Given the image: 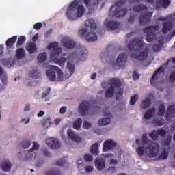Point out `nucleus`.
<instances>
[{
  "mask_svg": "<svg viewBox=\"0 0 175 175\" xmlns=\"http://www.w3.org/2000/svg\"><path fill=\"white\" fill-rule=\"evenodd\" d=\"M82 0H74L72 3H70L69 7L66 10V16L68 20H77V17H83L84 16V12H85V8L84 5H81ZM85 6L88 8L91 4V0H83ZM97 2L94 3L96 6L99 5V1L102 0H96Z\"/></svg>",
  "mask_w": 175,
  "mask_h": 175,
  "instance_id": "nucleus-1",
  "label": "nucleus"
},
{
  "mask_svg": "<svg viewBox=\"0 0 175 175\" xmlns=\"http://www.w3.org/2000/svg\"><path fill=\"white\" fill-rule=\"evenodd\" d=\"M48 50H52L51 51V61L56 62V64H58L61 68L65 66L66 62V58L62 57L58 59L61 53H62V49L58 46V42H51L47 46Z\"/></svg>",
  "mask_w": 175,
  "mask_h": 175,
  "instance_id": "nucleus-2",
  "label": "nucleus"
},
{
  "mask_svg": "<svg viewBox=\"0 0 175 175\" xmlns=\"http://www.w3.org/2000/svg\"><path fill=\"white\" fill-rule=\"evenodd\" d=\"M134 12H139V13H145L139 16V23L140 25H147L151 21L152 17V12H148V8L144 4L135 5L133 8Z\"/></svg>",
  "mask_w": 175,
  "mask_h": 175,
  "instance_id": "nucleus-3",
  "label": "nucleus"
},
{
  "mask_svg": "<svg viewBox=\"0 0 175 175\" xmlns=\"http://www.w3.org/2000/svg\"><path fill=\"white\" fill-rule=\"evenodd\" d=\"M142 140L143 146L148 144V146L145 148V152L148 157L154 158V157H157V155L159 154V144H158V143L151 142V141L148 140V138H147V135H144L142 136Z\"/></svg>",
  "mask_w": 175,
  "mask_h": 175,
  "instance_id": "nucleus-4",
  "label": "nucleus"
},
{
  "mask_svg": "<svg viewBox=\"0 0 175 175\" xmlns=\"http://www.w3.org/2000/svg\"><path fill=\"white\" fill-rule=\"evenodd\" d=\"M125 0H120L117 1L115 5H113L109 11V17H116L120 18V17H124L128 13V10L126 8L121 9L123 5H125Z\"/></svg>",
  "mask_w": 175,
  "mask_h": 175,
  "instance_id": "nucleus-5",
  "label": "nucleus"
},
{
  "mask_svg": "<svg viewBox=\"0 0 175 175\" xmlns=\"http://www.w3.org/2000/svg\"><path fill=\"white\" fill-rule=\"evenodd\" d=\"M46 73L49 80L51 81H55V79H57L56 73L59 80H62L64 79L62 70L55 66H51V68L46 70Z\"/></svg>",
  "mask_w": 175,
  "mask_h": 175,
  "instance_id": "nucleus-6",
  "label": "nucleus"
},
{
  "mask_svg": "<svg viewBox=\"0 0 175 175\" xmlns=\"http://www.w3.org/2000/svg\"><path fill=\"white\" fill-rule=\"evenodd\" d=\"M157 31H159V26L158 25H150L144 29V33H147L146 37L147 42H152L157 39V36L154 33Z\"/></svg>",
  "mask_w": 175,
  "mask_h": 175,
  "instance_id": "nucleus-7",
  "label": "nucleus"
},
{
  "mask_svg": "<svg viewBox=\"0 0 175 175\" xmlns=\"http://www.w3.org/2000/svg\"><path fill=\"white\" fill-rule=\"evenodd\" d=\"M78 33L81 38L85 39L87 42H95L98 40V36L96 33H93L92 31L90 32L87 30V29H81L78 31Z\"/></svg>",
  "mask_w": 175,
  "mask_h": 175,
  "instance_id": "nucleus-8",
  "label": "nucleus"
},
{
  "mask_svg": "<svg viewBox=\"0 0 175 175\" xmlns=\"http://www.w3.org/2000/svg\"><path fill=\"white\" fill-rule=\"evenodd\" d=\"M143 46H144V43L140 39H133L129 41L128 44V49L130 51H139L143 49Z\"/></svg>",
  "mask_w": 175,
  "mask_h": 175,
  "instance_id": "nucleus-9",
  "label": "nucleus"
},
{
  "mask_svg": "<svg viewBox=\"0 0 175 175\" xmlns=\"http://www.w3.org/2000/svg\"><path fill=\"white\" fill-rule=\"evenodd\" d=\"M103 114L105 117L107 118H104L98 120V124L100 126H105V125H109V124L111 122V118H113V116L111 115V113H110V111L108 108H105L103 109Z\"/></svg>",
  "mask_w": 175,
  "mask_h": 175,
  "instance_id": "nucleus-10",
  "label": "nucleus"
},
{
  "mask_svg": "<svg viewBox=\"0 0 175 175\" xmlns=\"http://www.w3.org/2000/svg\"><path fill=\"white\" fill-rule=\"evenodd\" d=\"M90 109H91V105L90 104V102L88 100H83L79 104L78 110L81 116H87V114H88L90 112Z\"/></svg>",
  "mask_w": 175,
  "mask_h": 175,
  "instance_id": "nucleus-11",
  "label": "nucleus"
},
{
  "mask_svg": "<svg viewBox=\"0 0 175 175\" xmlns=\"http://www.w3.org/2000/svg\"><path fill=\"white\" fill-rule=\"evenodd\" d=\"M46 143L53 150H58L61 147V143H59V141L57 138H48L46 140Z\"/></svg>",
  "mask_w": 175,
  "mask_h": 175,
  "instance_id": "nucleus-12",
  "label": "nucleus"
},
{
  "mask_svg": "<svg viewBox=\"0 0 175 175\" xmlns=\"http://www.w3.org/2000/svg\"><path fill=\"white\" fill-rule=\"evenodd\" d=\"M131 58H134L135 59H138V61H144L148 57V52L147 51H139L132 53L131 54Z\"/></svg>",
  "mask_w": 175,
  "mask_h": 175,
  "instance_id": "nucleus-13",
  "label": "nucleus"
},
{
  "mask_svg": "<svg viewBox=\"0 0 175 175\" xmlns=\"http://www.w3.org/2000/svg\"><path fill=\"white\" fill-rule=\"evenodd\" d=\"M105 25L108 31H114L115 29H117L118 27H120V23L117 21H109V19H106Z\"/></svg>",
  "mask_w": 175,
  "mask_h": 175,
  "instance_id": "nucleus-14",
  "label": "nucleus"
},
{
  "mask_svg": "<svg viewBox=\"0 0 175 175\" xmlns=\"http://www.w3.org/2000/svg\"><path fill=\"white\" fill-rule=\"evenodd\" d=\"M85 29H90V31H94L97 27L96 22H95V20L92 18H89L85 21Z\"/></svg>",
  "mask_w": 175,
  "mask_h": 175,
  "instance_id": "nucleus-15",
  "label": "nucleus"
},
{
  "mask_svg": "<svg viewBox=\"0 0 175 175\" xmlns=\"http://www.w3.org/2000/svg\"><path fill=\"white\" fill-rule=\"evenodd\" d=\"M116 146L117 143H116V142H114L113 140H107L103 144V151H109V150H111V148H113V147H116Z\"/></svg>",
  "mask_w": 175,
  "mask_h": 175,
  "instance_id": "nucleus-16",
  "label": "nucleus"
},
{
  "mask_svg": "<svg viewBox=\"0 0 175 175\" xmlns=\"http://www.w3.org/2000/svg\"><path fill=\"white\" fill-rule=\"evenodd\" d=\"M68 136L70 137L72 142H76L77 143H81V137L79 136L76 132L72 130H68Z\"/></svg>",
  "mask_w": 175,
  "mask_h": 175,
  "instance_id": "nucleus-17",
  "label": "nucleus"
},
{
  "mask_svg": "<svg viewBox=\"0 0 175 175\" xmlns=\"http://www.w3.org/2000/svg\"><path fill=\"white\" fill-rule=\"evenodd\" d=\"M116 63L118 66H125V64L126 63V54L124 53H120L118 56Z\"/></svg>",
  "mask_w": 175,
  "mask_h": 175,
  "instance_id": "nucleus-18",
  "label": "nucleus"
},
{
  "mask_svg": "<svg viewBox=\"0 0 175 175\" xmlns=\"http://www.w3.org/2000/svg\"><path fill=\"white\" fill-rule=\"evenodd\" d=\"M26 51L29 53V54H35L36 51H38V48L36 47V44L33 42H30L26 44Z\"/></svg>",
  "mask_w": 175,
  "mask_h": 175,
  "instance_id": "nucleus-19",
  "label": "nucleus"
},
{
  "mask_svg": "<svg viewBox=\"0 0 175 175\" xmlns=\"http://www.w3.org/2000/svg\"><path fill=\"white\" fill-rule=\"evenodd\" d=\"M63 46L66 47V49H74L76 46V42L73 40H70L69 38L64 39L62 42Z\"/></svg>",
  "mask_w": 175,
  "mask_h": 175,
  "instance_id": "nucleus-20",
  "label": "nucleus"
},
{
  "mask_svg": "<svg viewBox=\"0 0 175 175\" xmlns=\"http://www.w3.org/2000/svg\"><path fill=\"white\" fill-rule=\"evenodd\" d=\"M173 28V22L168 21L167 22H164L162 28V32L164 35H166L167 32H170Z\"/></svg>",
  "mask_w": 175,
  "mask_h": 175,
  "instance_id": "nucleus-21",
  "label": "nucleus"
},
{
  "mask_svg": "<svg viewBox=\"0 0 175 175\" xmlns=\"http://www.w3.org/2000/svg\"><path fill=\"white\" fill-rule=\"evenodd\" d=\"M0 167L3 172H10V169H12V163L9 160H6L0 163Z\"/></svg>",
  "mask_w": 175,
  "mask_h": 175,
  "instance_id": "nucleus-22",
  "label": "nucleus"
},
{
  "mask_svg": "<svg viewBox=\"0 0 175 175\" xmlns=\"http://www.w3.org/2000/svg\"><path fill=\"white\" fill-rule=\"evenodd\" d=\"M156 111L157 109H155V107L148 109L144 115L145 120H151V118L155 116Z\"/></svg>",
  "mask_w": 175,
  "mask_h": 175,
  "instance_id": "nucleus-23",
  "label": "nucleus"
},
{
  "mask_svg": "<svg viewBox=\"0 0 175 175\" xmlns=\"http://www.w3.org/2000/svg\"><path fill=\"white\" fill-rule=\"evenodd\" d=\"M16 42H17V36H14L13 37L8 38L5 42L7 49H13V44H14Z\"/></svg>",
  "mask_w": 175,
  "mask_h": 175,
  "instance_id": "nucleus-24",
  "label": "nucleus"
},
{
  "mask_svg": "<svg viewBox=\"0 0 175 175\" xmlns=\"http://www.w3.org/2000/svg\"><path fill=\"white\" fill-rule=\"evenodd\" d=\"M95 166L97 170H102L103 169H105V159L103 158H99L96 159L95 161Z\"/></svg>",
  "mask_w": 175,
  "mask_h": 175,
  "instance_id": "nucleus-25",
  "label": "nucleus"
},
{
  "mask_svg": "<svg viewBox=\"0 0 175 175\" xmlns=\"http://www.w3.org/2000/svg\"><path fill=\"white\" fill-rule=\"evenodd\" d=\"M165 117H166V118H172V117H175L174 105H169L168 106Z\"/></svg>",
  "mask_w": 175,
  "mask_h": 175,
  "instance_id": "nucleus-26",
  "label": "nucleus"
},
{
  "mask_svg": "<svg viewBox=\"0 0 175 175\" xmlns=\"http://www.w3.org/2000/svg\"><path fill=\"white\" fill-rule=\"evenodd\" d=\"M29 75L31 79H39L40 77V72L38 71V67H33Z\"/></svg>",
  "mask_w": 175,
  "mask_h": 175,
  "instance_id": "nucleus-27",
  "label": "nucleus"
},
{
  "mask_svg": "<svg viewBox=\"0 0 175 175\" xmlns=\"http://www.w3.org/2000/svg\"><path fill=\"white\" fill-rule=\"evenodd\" d=\"M25 57V50H24V48H18L16 51V58L17 59H23Z\"/></svg>",
  "mask_w": 175,
  "mask_h": 175,
  "instance_id": "nucleus-28",
  "label": "nucleus"
},
{
  "mask_svg": "<svg viewBox=\"0 0 175 175\" xmlns=\"http://www.w3.org/2000/svg\"><path fill=\"white\" fill-rule=\"evenodd\" d=\"M90 152L93 155H98L99 154V144L98 142H95L91 146Z\"/></svg>",
  "mask_w": 175,
  "mask_h": 175,
  "instance_id": "nucleus-29",
  "label": "nucleus"
},
{
  "mask_svg": "<svg viewBox=\"0 0 175 175\" xmlns=\"http://www.w3.org/2000/svg\"><path fill=\"white\" fill-rule=\"evenodd\" d=\"M114 92H116V88L111 85L105 92V98H112L114 96Z\"/></svg>",
  "mask_w": 175,
  "mask_h": 175,
  "instance_id": "nucleus-30",
  "label": "nucleus"
},
{
  "mask_svg": "<svg viewBox=\"0 0 175 175\" xmlns=\"http://www.w3.org/2000/svg\"><path fill=\"white\" fill-rule=\"evenodd\" d=\"M151 105V98H147L145 100L141 102L140 107L141 109H147V107H150Z\"/></svg>",
  "mask_w": 175,
  "mask_h": 175,
  "instance_id": "nucleus-31",
  "label": "nucleus"
},
{
  "mask_svg": "<svg viewBox=\"0 0 175 175\" xmlns=\"http://www.w3.org/2000/svg\"><path fill=\"white\" fill-rule=\"evenodd\" d=\"M37 59L39 64H42V62L47 59V53L43 52L40 53L37 57Z\"/></svg>",
  "mask_w": 175,
  "mask_h": 175,
  "instance_id": "nucleus-32",
  "label": "nucleus"
},
{
  "mask_svg": "<svg viewBox=\"0 0 175 175\" xmlns=\"http://www.w3.org/2000/svg\"><path fill=\"white\" fill-rule=\"evenodd\" d=\"M165 72V68L163 66H160L155 72L152 75L150 83L152 84V80H155V77L158 75V73H163Z\"/></svg>",
  "mask_w": 175,
  "mask_h": 175,
  "instance_id": "nucleus-33",
  "label": "nucleus"
},
{
  "mask_svg": "<svg viewBox=\"0 0 175 175\" xmlns=\"http://www.w3.org/2000/svg\"><path fill=\"white\" fill-rule=\"evenodd\" d=\"M109 83L111 84V85H115L116 88H120V86L121 85V81L116 78L111 79L109 80Z\"/></svg>",
  "mask_w": 175,
  "mask_h": 175,
  "instance_id": "nucleus-34",
  "label": "nucleus"
},
{
  "mask_svg": "<svg viewBox=\"0 0 175 175\" xmlns=\"http://www.w3.org/2000/svg\"><path fill=\"white\" fill-rule=\"evenodd\" d=\"M122 98H124V89L120 88L116 94V100H122Z\"/></svg>",
  "mask_w": 175,
  "mask_h": 175,
  "instance_id": "nucleus-35",
  "label": "nucleus"
},
{
  "mask_svg": "<svg viewBox=\"0 0 175 175\" xmlns=\"http://www.w3.org/2000/svg\"><path fill=\"white\" fill-rule=\"evenodd\" d=\"M83 122V119L78 118L76 121L73 123V128L74 129H76L77 131H79L80 129V127L81 126V123Z\"/></svg>",
  "mask_w": 175,
  "mask_h": 175,
  "instance_id": "nucleus-36",
  "label": "nucleus"
},
{
  "mask_svg": "<svg viewBox=\"0 0 175 175\" xmlns=\"http://www.w3.org/2000/svg\"><path fill=\"white\" fill-rule=\"evenodd\" d=\"M41 122L43 128H49L51 125V119L47 118L43 119Z\"/></svg>",
  "mask_w": 175,
  "mask_h": 175,
  "instance_id": "nucleus-37",
  "label": "nucleus"
},
{
  "mask_svg": "<svg viewBox=\"0 0 175 175\" xmlns=\"http://www.w3.org/2000/svg\"><path fill=\"white\" fill-rule=\"evenodd\" d=\"M25 40H27V38L24 36H21L17 40L16 43V47H21L22 44H24L25 42Z\"/></svg>",
  "mask_w": 175,
  "mask_h": 175,
  "instance_id": "nucleus-38",
  "label": "nucleus"
},
{
  "mask_svg": "<svg viewBox=\"0 0 175 175\" xmlns=\"http://www.w3.org/2000/svg\"><path fill=\"white\" fill-rule=\"evenodd\" d=\"M81 59L82 61H85L87 58H88V51L85 48L83 51H81Z\"/></svg>",
  "mask_w": 175,
  "mask_h": 175,
  "instance_id": "nucleus-39",
  "label": "nucleus"
},
{
  "mask_svg": "<svg viewBox=\"0 0 175 175\" xmlns=\"http://www.w3.org/2000/svg\"><path fill=\"white\" fill-rule=\"evenodd\" d=\"M165 113H166V108L165 107V105L161 103L159 107L158 116H163Z\"/></svg>",
  "mask_w": 175,
  "mask_h": 175,
  "instance_id": "nucleus-40",
  "label": "nucleus"
},
{
  "mask_svg": "<svg viewBox=\"0 0 175 175\" xmlns=\"http://www.w3.org/2000/svg\"><path fill=\"white\" fill-rule=\"evenodd\" d=\"M51 92V88H48L46 89V91L43 92L42 94V98H45V102H47L50 100V97H49V95H50V92Z\"/></svg>",
  "mask_w": 175,
  "mask_h": 175,
  "instance_id": "nucleus-41",
  "label": "nucleus"
},
{
  "mask_svg": "<svg viewBox=\"0 0 175 175\" xmlns=\"http://www.w3.org/2000/svg\"><path fill=\"white\" fill-rule=\"evenodd\" d=\"M144 151H146L144 146H139L136 148V152L139 157H142V155H144Z\"/></svg>",
  "mask_w": 175,
  "mask_h": 175,
  "instance_id": "nucleus-42",
  "label": "nucleus"
},
{
  "mask_svg": "<svg viewBox=\"0 0 175 175\" xmlns=\"http://www.w3.org/2000/svg\"><path fill=\"white\" fill-rule=\"evenodd\" d=\"M67 69L69 70L70 76L75 73V65L70 62L67 64Z\"/></svg>",
  "mask_w": 175,
  "mask_h": 175,
  "instance_id": "nucleus-43",
  "label": "nucleus"
},
{
  "mask_svg": "<svg viewBox=\"0 0 175 175\" xmlns=\"http://www.w3.org/2000/svg\"><path fill=\"white\" fill-rule=\"evenodd\" d=\"M55 164L57 165L58 166H66L68 165V161L64 159H61L56 161Z\"/></svg>",
  "mask_w": 175,
  "mask_h": 175,
  "instance_id": "nucleus-44",
  "label": "nucleus"
},
{
  "mask_svg": "<svg viewBox=\"0 0 175 175\" xmlns=\"http://www.w3.org/2000/svg\"><path fill=\"white\" fill-rule=\"evenodd\" d=\"M149 136H150L153 140H158L159 134H158L157 131L153 130L151 131V133H149Z\"/></svg>",
  "mask_w": 175,
  "mask_h": 175,
  "instance_id": "nucleus-45",
  "label": "nucleus"
},
{
  "mask_svg": "<svg viewBox=\"0 0 175 175\" xmlns=\"http://www.w3.org/2000/svg\"><path fill=\"white\" fill-rule=\"evenodd\" d=\"M137 99H139V94H135L131 96L130 98V105H133L137 102Z\"/></svg>",
  "mask_w": 175,
  "mask_h": 175,
  "instance_id": "nucleus-46",
  "label": "nucleus"
},
{
  "mask_svg": "<svg viewBox=\"0 0 175 175\" xmlns=\"http://www.w3.org/2000/svg\"><path fill=\"white\" fill-rule=\"evenodd\" d=\"M157 10L161 9L163 8L162 5V1L161 0H157L156 1H154L153 4H152Z\"/></svg>",
  "mask_w": 175,
  "mask_h": 175,
  "instance_id": "nucleus-47",
  "label": "nucleus"
},
{
  "mask_svg": "<svg viewBox=\"0 0 175 175\" xmlns=\"http://www.w3.org/2000/svg\"><path fill=\"white\" fill-rule=\"evenodd\" d=\"M45 175H61V172L58 170H49L45 173Z\"/></svg>",
  "mask_w": 175,
  "mask_h": 175,
  "instance_id": "nucleus-48",
  "label": "nucleus"
},
{
  "mask_svg": "<svg viewBox=\"0 0 175 175\" xmlns=\"http://www.w3.org/2000/svg\"><path fill=\"white\" fill-rule=\"evenodd\" d=\"M30 146H31V141H29V139H25L22 142V147L24 149L28 148V147H29Z\"/></svg>",
  "mask_w": 175,
  "mask_h": 175,
  "instance_id": "nucleus-49",
  "label": "nucleus"
},
{
  "mask_svg": "<svg viewBox=\"0 0 175 175\" xmlns=\"http://www.w3.org/2000/svg\"><path fill=\"white\" fill-rule=\"evenodd\" d=\"M39 147L40 146L38 142H33L32 148L29 150V152H33V151H35V150H38Z\"/></svg>",
  "mask_w": 175,
  "mask_h": 175,
  "instance_id": "nucleus-50",
  "label": "nucleus"
},
{
  "mask_svg": "<svg viewBox=\"0 0 175 175\" xmlns=\"http://www.w3.org/2000/svg\"><path fill=\"white\" fill-rule=\"evenodd\" d=\"M169 157V152L166 150H163L159 156V159H166Z\"/></svg>",
  "mask_w": 175,
  "mask_h": 175,
  "instance_id": "nucleus-51",
  "label": "nucleus"
},
{
  "mask_svg": "<svg viewBox=\"0 0 175 175\" xmlns=\"http://www.w3.org/2000/svg\"><path fill=\"white\" fill-rule=\"evenodd\" d=\"M161 3L164 9H167L170 5V1L169 0H161Z\"/></svg>",
  "mask_w": 175,
  "mask_h": 175,
  "instance_id": "nucleus-52",
  "label": "nucleus"
},
{
  "mask_svg": "<svg viewBox=\"0 0 175 175\" xmlns=\"http://www.w3.org/2000/svg\"><path fill=\"white\" fill-rule=\"evenodd\" d=\"M153 124L157 125V126H162V125H163V121L160 119H155L154 120H153Z\"/></svg>",
  "mask_w": 175,
  "mask_h": 175,
  "instance_id": "nucleus-53",
  "label": "nucleus"
},
{
  "mask_svg": "<svg viewBox=\"0 0 175 175\" xmlns=\"http://www.w3.org/2000/svg\"><path fill=\"white\" fill-rule=\"evenodd\" d=\"M170 143H172V135H168L164 140V144L165 146H170Z\"/></svg>",
  "mask_w": 175,
  "mask_h": 175,
  "instance_id": "nucleus-54",
  "label": "nucleus"
},
{
  "mask_svg": "<svg viewBox=\"0 0 175 175\" xmlns=\"http://www.w3.org/2000/svg\"><path fill=\"white\" fill-rule=\"evenodd\" d=\"M42 27H43V24H42V23H40V22H38V23H36V24L33 25V28L34 29H36L37 31H39V29H40Z\"/></svg>",
  "mask_w": 175,
  "mask_h": 175,
  "instance_id": "nucleus-55",
  "label": "nucleus"
},
{
  "mask_svg": "<svg viewBox=\"0 0 175 175\" xmlns=\"http://www.w3.org/2000/svg\"><path fill=\"white\" fill-rule=\"evenodd\" d=\"M84 159L87 162H91V161H92V155H91V154H85Z\"/></svg>",
  "mask_w": 175,
  "mask_h": 175,
  "instance_id": "nucleus-56",
  "label": "nucleus"
},
{
  "mask_svg": "<svg viewBox=\"0 0 175 175\" xmlns=\"http://www.w3.org/2000/svg\"><path fill=\"white\" fill-rule=\"evenodd\" d=\"M0 79H1L2 84H3V85H6L8 84V78L6 77V76L1 75V76H0Z\"/></svg>",
  "mask_w": 175,
  "mask_h": 175,
  "instance_id": "nucleus-57",
  "label": "nucleus"
},
{
  "mask_svg": "<svg viewBox=\"0 0 175 175\" xmlns=\"http://www.w3.org/2000/svg\"><path fill=\"white\" fill-rule=\"evenodd\" d=\"M157 133L160 135V136H165V135H166V131L161 128L157 130Z\"/></svg>",
  "mask_w": 175,
  "mask_h": 175,
  "instance_id": "nucleus-58",
  "label": "nucleus"
},
{
  "mask_svg": "<svg viewBox=\"0 0 175 175\" xmlns=\"http://www.w3.org/2000/svg\"><path fill=\"white\" fill-rule=\"evenodd\" d=\"M83 126L84 129H90V128L91 127V123H90L87 121H84Z\"/></svg>",
  "mask_w": 175,
  "mask_h": 175,
  "instance_id": "nucleus-59",
  "label": "nucleus"
},
{
  "mask_svg": "<svg viewBox=\"0 0 175 175\" xmlns=\"http://www.w3.org/2000/svg\"><path fill=\"white\" fill-rule=\"evenodd\" d=\"M169 80L171 83L174 82L175 81V72H173L172 73L170 74L169 77Z\"/></svg>",
  "mask_w": 175,
  "mask_h": 175,
  "instance_id": "nucleus-60",
  "label": "nucleus"
},
{
  "mask_svg": "<svg viewBox=\"0 0 175 175\" xmlns=\"http://www.w3.org/2000/svg\"><path fill=\"white\" fill-rule=\"evenodd\" d=\"M92 170H94V167L91 165H87L85 167V171L86 173H90V172H92Z\"/></svg>",
  "mask_w": 175,
  "mask_h": 175,
  "instance_id": "nucleus-61",
  "label": "nucleus"
},
{
  "mask_svg": "<svg viewBox=\"0 0 175 175\" xmlns=\"http://www.w3.org/2000/svg\"><path fill=\"white\" fill-rule=\"evenodd\" d=\"M161 49H162V46H161V45H159V44H155L153 46V50L156 53H158V51H159V50H161Z\"/></svg>",
  "mask_w": 175,
  "mask_h": 175,
  "instance_id": "nucleus-62",
  "label": "nucleus"
},
{
  "mask_svg": "<svg viewBox=\"0 0 175 175\" xmlns=\"http://www.w3.org/2000/svg\"><path fill=\"white\" fill-rule=\"evenodd\" d=\"M42 152L45 155V157H50L51 154L50 152L46 148H42Z\"/></svg>",
  "mask_w": 175,
  "mask_h": 175,
  "instance_id": "nucleus-63",
  "label": "nucleus"
},
{
  "mask_svg": "<svg viewBox=\"0 0 175 175\" xmlns=\"http://www.w3.org/2000/svg\"><path fill=\"white\" fill-rule=\"evenodd\" d=\"M60 114H65L66 113V107H62L59 110Z\"/></svg>",
  "mask_w": 175,
  "mask_h": 175,
  "instance_id": "nucleus-64",
  "label": "nucleus"
}]
</instances>
